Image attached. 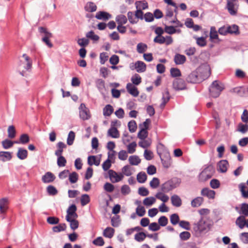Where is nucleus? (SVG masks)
Listing matches in <instances>:
<instances>
[{"label":"nucleus","mask_w":248,"mask_h":248,"mask_svg":"<svg viewBox=\"0 0 248 248\" xmlns=\"http://www.w3.org/2000/svg\"><path fill=\"white\" fill-rule=\"evenodd\" d=\"M211 75L210 68L208 65H202L192 71L186 78L187 82L197 84L202 82Z\"/></svg>","instance_id":"nucleus-1"},{"label":"nucleus","mask_w":248,"mask_h":248,"mask_svg":"<svg viewBox=\"0 0 248 248\" xmlns=\"http://www.w3.org/2000/svg\"><path fill=\"white\" fill-rule=\"evenodd\" d=\"M79 109L80 118L83 120H88L91 117L89 110L84 104H81Z\"/></svg>","instance_id":"nucleus-8"},{"label":"nucleus","mask_w":248,"mask_h":248,"mask_svg":"<svg viewBox=\"0 0 248 248\" xmlns=\"http://www.w3.org/2000/svg\"><path fill=\"white\" fill-rule=\"evenodd\" d=\"M147 45L142 43H139L137 46V50L138 53L141 54L147 49Z\"/></svg>","instance_id":"nucleus-40"},{"label":"nucleus","mask_w":248,"mask_h":248,"mask_svg":"<svg viewBox=\"0 0 248 248\" xmlns=\"http://www.w3.org/2000/svg\"><path fill=\"white\" fill-rule=\"evenodd\" d=\"M108 136L113 138H118L120 137V134L116 127H110L108 131Z\"/></svg>","instance_id":"nucleus-27"},{"label":"nucleus","mask_w":248,"mask_h":248,"mask_svg":"<svg viewBox=\"0 0 248 248\" xmlns=\"http://www.w3.org/2000/svg\"><path fill=\"white\" fill-rule=\"evenodd\" d=\"M111 17V15L109 13L104 12L100 11L96 13L95 18L97 19L107 21Z\"/></svg>","instance_id":"nucleus-14"},{"label":"nucleus","mask_w":248,"mask_h":248,"mask_svg":"<svg viewBox=\"0 0 248 248\" xmlns=\"http://www.w3.org/2000/svg\"><path fill=\"white\" fill-rule=\"evenodd\" d=\"M172 204L175 207H180L182 205V200L177 195H173L171 197Z\"/></svg>","instance_id":"nucleus-25"},{"label":"nucleus","mask_w":248,"mask_h":248,"mask_svg":"<svg viewBox=\"0 0 248 248\" xmlns=\"http://www.w3.org/2000/svg\"><path fill=\"white\" fill-rule=\"evenodd\" d=\"M170 99V95L169 92V91L166 89L165 91V93H163V96L162 98V102L160 104V108H164L166 103L169 101Z\"/></svg>","instance_id":"nucleus-28"},{"label":"nucleus","mask_w":248,"mask_h":248,"mask_svg":"<svg viewBox=\"0 0 248 248\" xmlns=\"http://www.w3.org/2000/svg\"><path fill=\"white\" fill-rule=\"evenodd\" d=\"M180 183V179L177 178L171 179L161 185V190L163 193H168L178 186Z\"/></svg>","instance_id":"nucleus-5"},{"label":"nucleus","mask_w":248,"mask_h":248,"mask_svg":"<svg viewBox=\"0 0 248 248\" xmlns=\"http://www.w3.org/2000/svg\"><path fill=\"white\" fill-rule=\"evenodd\" d=\"M96 86L104 98L106 97V89L105 81L102 79H98L95 81Z\"/></svg>","instance_id":"nucleus-11"},{"label":"nucleus","mask_w":248,"mask_h":248,"mask_svg":"<svg viewBox=\"0 0 248 248\" xmlns=\"http://www.w3.org/2000/svg\"><path fill=\"white\" fill-rule=\"evenodd\" d=\"M137 9L145 10L148 8V3L146 2L136 1L135 3Z\"/></svg>","instance_id":"nucleus-59"},{"label":"nucleus","mask_w":248,"mask_h":248,"mask_svg":"<svg viewBox=\"0 0 248 248\" xmlns=\"http://www.w3.org/2000/svg\"><path fill=\"white\" fill-rule=\"evenodd\" d=\"M194 38L196 40V43L198 45L200 46L203 47L206 45V41L205 38L203 37H194Z\"/></svg>","instance_id":"nucleus-58"},{"label":"nucleus","mask_w":248,"mask_h":248,"mask_svg":"<svg viewBox=\"0 0 248 248\" xmlns=\"http://www.w3.org/2000/svg\"><path fill=\"white\" fill-rule=\"evenodd\" d=\"M100 162V159H96V156L94 155H91L89 156L88 158V164L90 166H92L93 165H95L96 166L99 165Z\"/></svg>","instance_id":"nucleus-34"},{"label":"nucleus","mask_w":248,"mask_h":248,"mask_svg":"<svg viewBox=\"0 0 248 248\" xmlns=\"http://www.w3.org/2000/svg\"><path fill=\"white\" fill-rule=\"evenodd\" d=\"M140 161V158L137 155H131L129 157V163L132 165H138Z\"/></svg>","instance_id":"nucleus-35"},{"label":"nucleus","mask_w":248,"mask_h":248,"mask_svg":"<svg viewBox=\"0 0 248 248\" xmlns=\"http://www.w3.org/2000/svg\"><path fill=\"white\" fill-rule=\"evenodd\" d=\"M90 201V197L88 194H83L81 196L80 199L81 204L82 206H85Z\"/></svg>","instance_id":"nucleus-55"},{"label":"nucleus","mask_w":248,"mask_h":248,"mask_svg":"<svg viewBox=\"0 0 248 248\" xmlns=\"http://www.w3.org/2000/svg\"><path fill=\"white\" fill-rule=\"evenodd\" d=\"M86 37L88 38L91 39L94 41H97L99 39V36L94 34V32L93 31H91L88 32L86 34Z\"/></svg>","instance_id":"nucleus-43"},{"label":"nucleus","mask_w":248,"mask_h":248,"mask_svg":"<svg viewBox=\"0 0 248 248\" xmlns=\"http://www.w3.org/2000/svg\"><path fill=\"white\" fill-rule=\"evenodd\" d=\"M146 237V234L143 232H140L135 235L134 238L138 242L143 241Z\"/></svg>","instance_id":"nucleus-48"},{"label":"nucleus","mask_w":248,"mask_h":248,"mask_svg":"<svg viewBox=\"0 0 248 248\" xmlns=\"http://www.w3.org/2000/svg\"><path fill=\"white\" fill-rule=\"evenodd\" d=\"M212 226V222L209 218L202 217L198 222L193 224V229L196 235H201L209 232Z\"/></svg>","instance_id":"nucleus-2"},{"label":"nucleus","mask_w":248,"mask_h":248,"mask_svg":"<svg viewBox=\"0 0 248 248\" xmlns=\"http://www.w3.org/2000/svg\"><path fill=\"white\" fill-rule=\"evenodd\" d=\"M135 69L139 73L144 72L146 71V65L144 62L138 61L135 63Z\"/></svg>","instance_id":"nucleus-17"},{"label":"nucleus","mask_w":248,"mask_h":248,"mask_svg":"<svg viewBox=\"0 0 248 248\" xmlns=\"http://www.w3.org/2000/svg\"><path fill=\"white\" fill-rule=\"evenodd\" d=\"M8 137L11 139H13L16 136V130L13 125H10L8 128Z\"/></svg>","instance_id":"nucleus-62"},{"label":"nucleus","mask_w":248,"mask_h":248,"mask_svg":"<svg viewBox=\"0 0 248 248\" xmlns=\"http://www.w3.org/2000/svg\"><path fill=\"white\" fill-rule=\"evenodd\" d=\"M30 139L29 136L26 134H22L20 136L19 141H15L16 143L26 144L29 142Z\"/></svg>","instance_id":"nucleus-42"},{"label":"nucleus","mask_w":248,"mask_h":248,"mask_svg":"<svg viewBox=\"0 0 248 248\" xmlns=\"http://www.w3.org/2000/svg\"><path fill=\"white\" fill-rule=\"evenodd\" d=\"M46 191L48 195L54 196L57 194L58 190L53 186L49 185L46 187Z\"/></svg>","instance_id":"nucleus-53"},{"label":"nucleus","mask_w":248,"mask_h":248,"mask_svg":"<svg viewBox=\"0 0 248 248\" xmlns=\"http://www.w3.org/2000/svg\"><path fill=\"white\" fill-rule=\"evenodd\" d=\"M140 140L139 142V145L143 148H148L152 143V141L150 139H144V140Z\"/></svg>","instance_id":"nucleus-37"},{"label":"nucleus","mask_w":248,"mask_h":248,"mask_svg":"<svg viewBox=\"0 0 248 248\" xmlns=\"http://www.w3.org/2000/svg\"><path fill=\"white\" fill-rule=\"evenodd\" d=\"M173 88L177 91L183 90L186 89V84L184 79L176 78L173 82Z\"/></svg>","instance_id":"nucleus-10"},{"label":"nucleus","mask_w":248,"mask_h":248,"mask_svg":"<svg viewBox=\"0 0 248 248\" xmlns=\"http://www.w3.org/2000/svg\"><path fill=\"white\" fill-rule=\"evenodd\" d=\"M160 184V181L158 178L154 177L150 183V186L153 188H157Z\"/></svg>","instance_id":"nucleus-63"},{"label":"nucleus","mask_w":248,"mask_h":248,"mask_svg":"<svg viewBox=\"0 0 248 248\" xmlns=\"http://www.w3.org/2000/svg\"><path fill=\"white\" fill-rule=\"evenodd\" d=\"M17 157L21 159L24 160L28 156V151L27 150L22 148H19L16 154Z\"/></svg>","instance_id":"nucleus-23"},{"label":"nucleus","mask_w":248,"mask_h":248,"mask_svg":"<svg viewBox=\"0 0 248 248\" xmlns=\"http://www.w3.org/2000/svg\"><path fill=\"white\" fill-rule=\"evenodd\" d=\"M93 243L96 246L101 247L104 245L105 242L103 238L102 237L99 236L95 239L93 241Z\"/></svg>","instance_id":"nucleus-61"},{"label":"nucleus","mask_w":248,"mask_h":248,"mask_svg":"<svg viewBox=\"0 0 248 248\" xmlns=\"http://www.w3.org/2000/svg\"><path fill=\"white\" fill-rule=\"evenodd\" d=\"M186 61V57L183 55L176 54L174 57V61L176 64H182Z\"/></svg>","instance_id":"nucleus-24"},{"label":"nucleus","mask_w":248,"mask_h":248,"mask_svg":"<svg viewBox=\"0 0 248 248\" xmlns=\"http://www.w3.org/2000/svg\"><path fill=\"white\" fill-rule=\"evenodd\" d=\"M230 92L232 93H235L239 96H243L245 93V90L242 87H236L231 89Z\"/></svg>","instance_id":"nucleus-22"},{"label":"nucleus","mask_w":248,"mask_h":248,"mask_svg":"<svg viewBox=\"0 0 248 248\" xmlns=\"http://www.w3.org/2000/svg\"><path fill=\"white\" fill-rule=\"evenodd\" d=\"M128 127L130 132L133 133L137 128V124L134 120H131L128 123Z\"/></svg>","instance_id":"nucleus-51"},{"label":"nucleus","mask_w":248,"mask_h":248,"mask_svg":"<svg viewBox=\"0 0 248 248\" xmlns=\"http://www.w3.org/2000/svg\"><path fill=\"white\" fill-rule=\"evenodd\" d=\"M57 165L59 167H64L65 166L66 163V160L65 157L62 155L60 156H57Z\"/></svg>","instance_id":"nucleus-56"},{"label":"nucleus","mask_w":248,"mask_h":248,"mask_svg":"<svg viewBox=\"0 0 248 248\" xmlns=\"http://www.w3.org/2000/svg\"><path fill=\"white\" fill-rule=\"evenodd\" d=\"M137 179L139 183H143L147 180V175L144 172H140L137 175Z\"/></svg>","instance_id":"nucleus-41"},{"label":"nucleus","mask_w":248,"mask_h":248,"mask_svg":"<svg viewBox=\"0 0 248 248\" xmlns=\"http://www.w3.org/2000/svg\"><path fill=\"white\" fill-rule=\"evenodd\" d=\"M224 87L222 83L217 80L214 81L209 87L210 95L214 98L218 97Z\"/></svg>","instance_id":"nucleus-4"},{"label":"nucleus","mask_w":248,"mask_h":248,"mask_svg":"<svg viewBox=\"0 0 248 248\" xmlns=\"http://www.w3.org/2000/svg\"><path fill=\"white\" fill-rule=\"evenodd\" d=\"M86 11L89 12H93L96 11L97 6L93 2H89L85 7Z\"/></svg>","instance_id":"nucleus-36"},{"label":"nucleus","mask_w":248,"mask_h":248,"mask_svg":"<svg viewBox=\"0 0 248 248\" xmlns=\"http://www.w3.org/2000/svg\"><path fill=\"white\" fill-rule=\"evenodd\" d=\"M77 210V208L75 204L71 205L68 207V208L67 210V215L66 216V217H68L70 218H77L78 215L76 213Z\"/></svg>","instance_id":"nucleus-12"},{"label":"nucleus","mask_w":248,"mask_h":248,"mask_svg":"<svg viewBox=\"0 0 248 248\" xmlns=\"http://www.w3.org/2000/svg\"><path fill=\"white\" fill-rule=\"evenodd\" d=\"M75 219L73 218H70L68 217H66V220L70 222V228L73 230H75L78 227V222Z\"/></svg>","instance_id":"nucleus-30"},{"label":"nucleus","mask_w":248,"mask_h":248,"mask_svg":"<svg viewBox=\"0 0 248 248\" xmlns=\"http://www.w3.org/2000/svg\"><path fill=\"white\" fill-rule=\"evenodd\" d=\"M228 30L229 33L230 34H238L239 33V27L236 25L228 26Z\"/></svg>","instance_id":"nucleus-47"},{"label":"nucleus","mask_w":248,"mask_h":248,"mask_svg":"<svg viewBox=\"0 0 248 248\" xmlns=\"http://www.w3.org/2000/svg\"><path fill=\"white\" fill-rule=\"evenodd\" d=\"M8 201L7 198H2L0 200V213L4 214L8 209Z\"/></svg>","instance_id":"nucleus-18"},{"label":"nucleus","mask_w":248,"mask_h":248,"mask_svg":"<svg viewBox=\"0 0 248 248\" xmlns=\"http://www.w3.org/2000/svg\"><path fill=\"white\" fill-rule=\"evenodd\" d=\"M115 230L114 229L111 227L106 228L103 232V235L108 238H112L114 234Z\"/></svg>","instance_id":"nucleus-32"},{"label":"nucleus","mask_w":248,"mask_h":248,"mask_svg":"<svg viewBox=\"0 0 248 248\" xmlns=\"http://www.w3.org/2000/svg\"><path fill=\"white\" fill-rule=\"evenodd\" d=\"M126 88L128 92L133 96L137 97L139 95V92L138 89L133 86L132 84L130 83H127Z\"/></svg>","instance_id":"nucleus-16"},{"label":"nucleus","mask_w":248,"mask_h":248,"mask_svg":"<svg viewBox=\"0 0 248 248\" xmlns=\"http://www.w3.org/2000/svg\"><path fill=\"white\" fill-rule=\"evenodd\" d=\"M57 147L58 149L55 151V155L56 156H60L62 155L63 149L66 148V145L64 143L60 141L57 143Z\"/></svg>","instance_id":"nucleus-26"},{"label":"nucleus","mask_w":248,"mask_h":248,"mask_svg":"<svg viewBox=\"0 0 248 248\" xmlns=\"http://www.w3.org/2000/svg\"><path fill=\"white\" fill-rule=\"evenodd\" d=\"M215 169L213 166L209 165L205 168L200 174L199 178L201 181H205L211 178L215 173Z\"/></svg>","instance_id":"nucleus-6"},{"label":"nucleus","mask_w":248,"mask_h":248,"mask_svg":"<svg viewBox=\"0 0 248 248\" xmlns=\"http://www.w3.org/2000/svg\"><path fill=\"white\" fill-rule=\"evenodd\" d=\"M155 202V199L153 197L146 198L143 202L144 205L146 206H151Z\"/></svg>","instance_id":"nucleus-52"},{"label":"nucleus","mask_w":248,"mask_h":248,"mask_svg":"<svg viewBox=\"0 0 248 248\" xmlns=\"http://www.w3.org/2000/svg\"><path fill=\"white\" fill-rule=\"evenodd\" d=\"M239 214L242 215L241 216L248 217V203H243L241 204L240 209L238 211Z\"/></svg>","instance_id":"nucleus-29"},{"label":"nucleus","mask_w":248,"mask_h":248,"mask_svg":"<svg viewBox=\"0 0 248 248\" xmlns=\"http://www.w3.org/2000/svg\"><path fill=\"white\" fill-rule=\"evenodd\" d=\"M203 198L201 197H198L194 199L191 202V206L193 207H198L202 205L203 202Z\"/></svg>","instance_id":"nucleus-31"},{"label":"nucleus","mask_w":248,"mask_h":248,"mask_svg":"<svg viewBox=\"0 0 248 248\" xmlns=\"http://www.w3.org/2000/svg\"><path fill=\"white\" fill-rule=\"evenodd\" d=\"M227 8L229 13L232 16L237 14L238 5L237 0H227Z\"/></svg>","instance_id":"nucleus-7"},{"label":"nucleus","mask_w":248,"mask_h":248,"mask_svg":"<svg viewBox=\"0 0 248 248\" xmlns=\"http://www.w3.org/2000/svg\"><path fill=\"white\" fill-rule=\"evenodd\" d=\"M114 109L111 105H107L103 109V115L105 116H109L113 113Z\"/></svg>","instance_id":"nucleus-33"},{"label":"nucleus","mask_w":248,"mask_h":248,"mask_svg":"<svg viewBox=\"0 0 248 248\" xmlns=\"http://www.w3.org/2000/svg\"><path fill=\"white\" fill-rule=\"evenodd\" d=\"M12 158V153L9 152H0V160L6 162L10 160Z\"/></svg>","instance_id":"nucleus-20"},{"label":"nucleus","mask_w":248,"mask_h":248,"mask_svg":"<svg viewBox=\"0 0 248 248\" xmlns=\"http://www.w3.org/2000/svg\"><path fill=\"white\" fill-rule=\"evenodd\" d=\"M218 170L222 173L226 172L227 170L228 162L226 160H222L218 163Z\"/></svg>","instance_id":"nucleus-19"},{"label":"nucleus","mask_w":248,"mask_h":248,"mask_svg":"<svg viewBox=\"0 0 248 248\" xmlns=\"http://www.w3.org/2000/svg\"><path fill=\"white\" fill-rule=\"evenodd\" d=\"M52 37L51 33H47L46 35H45L42 38V41L44 42L49 47L51 48L53 46V44L50 42L49 38Z\"/></svg>","instance_id":"nucleus-38"},{"label":"nucleus","mask_w":248,"mask_h":248,"mask_svg":"<svg viewBox=\"0 0 248 248\" xmlns=\"http://www.w3.org/2000/svg\"><path fill=\"white\" fill-rule=\"evenodd\" d=\"M201 195L209 199H213L215 198V192L208 188H204L201 191Z\"/></svg>","instance_id":"nucleus-15"},{"label":"nucleus","mask_w":248,"mask_h":248,"mask_svg":"<svg viewBox=\"0 0 248 248\" xmlns=\"http://www.w3.org/2000/svg\"><path fill=\"white\" fill-rule=\"evenodd\" d=\"M108 174L110 181L113 183H117L121 181L124 177V176L122 173L118 174L116 171L112 170H108Z\"/></svg>","instance_id":"nucleus-9"},{"label":"nucleus","mask_w":248,"mask_h":248,"mask_svg":"<svg viewBox=\"0 0 248 248\" xmlns=\"http://www.w3.org/2000/svg\"><path fill=\"white\" fill-rule=\"evenodd\" d=\"M14 143H15V141H12L8 139H6L1 142L2 145L5 149L12 147Z\"/></svg>","instance_id":"nucleus-46"},{"label":"nucleus","mask_w":248,"mask_h":248,"mask_svg":"<svg viewBox=\"0 0 248 248\" xmlns=\"http://www.w3.org/2000/svg\"><path fill=\"white\" fill-rule=\"evenodd\" d=\"M78 178V173L76 172H73L70 173L69 175V181L72 183L74 184L76 183Z\"/></svg>","instance_id":"nucleus-57"},{"label":"nucleus","mask_w":248,"mask_h":248,"mask_svg":"<svg viewBox=\"0 0 248 248\" xmlns=\"http://www.w3.org/2000/svg\"><path fill=\"white\" fill-rule=\"evenodd\" d=\"M170 221L172 225H176L177 223H179V217L177 214H173L170 217Z\"/></svg>","instance_id":"nucleus-60"},{"label":"nucleus","mask_w":248,"mask_h":248,"mask_svg":"<svg viewBox=\"0 0 248 248\" xmlns=\"http://www.w3.org/2000/svg\"><path fill=\"white\" fill-rule=\"evenodd\" d=\"M55 176L51 172H47L42 177V181L44 183H50L55 179Z\"/></svg>","instance_id":"nucleus-13"},{"label":"nucleus","mask_w":248,"mask_h":248,"mask_svg":"<svg viewBox=\"0 0 248 248\" xmlns=\"http://www.w3.org/2000/svg\"><path fill=\"white\" fill-rule=\"evenodd\" d=\"M246 217H245V216H239L238 217L235 221V224L236 225L238 226V227L242 229L244 228L245 226H246Z\"/></svg>","instance_id":"nucleus-21"},{"label":"nucleus","mask_w":248,"mask_h":248,"mask_svg":"<svg viewBox=\"0 0 248 248\" xmlns=\"http://www.w3.org/2000/svg\"><path fill=\"white\" fill-rule=\"evenodd\" d=\"M75 138V133L72 131H70L67 139V144L68 145H72L73 144Z\"/></svg>","instance_id":"nucleus-49"},{"label":"nucleus","mask_w":248,"mask_h":248,"mask_svg":"<svg viewBox=\"0 0 248 248\" xmlns=\"http://www.w3.org/2000/svg\"><path fill=\"white\" fill-rule=\"evenodd\" d=\"M157 153L160 157L163 167L166 168L170 167L171 164L170 153L162 143H159L157 146Z\"/></svg>","instance_id":"nucleus-3"},{"label":"nucleus","mask_w":248,"mask_h":248,"mask_svg":"<svg viewBox=\"0 0 248 248\" xmlns=\"http://www.w3.org/2000/svg\"><path fill=\"white\" fill-rule=\"evenodd\" d=\"M170 75L172 77H180L181 75L180 70L177 68H171L170 70Z\"/></svg>","instance_id":"nucleus-64"},{"label":"nucleus","mask_w":248,"mask_h":248,"mask_svg":"<svg viewBox=\"0 0 248 248\" xmlns=\"http://www.w3.org/2000/svg\"><path fill=\"white\" fill-rule=\"evenodd\" d=\"M155 197L164 202H167L169 199V196L163 192H157L155 195Z\"/></svg>","instance_id":"nucleus-44"},{"label":"nucleus","mask_w":248,"mask_h":248,"mask_svg":"<svg viewBox=\"0 0 248 248\" xmlns=\"http://www.w3.org/2000/svg\"><path fill=\"white\" fill-rule=\"evenodd\" d=\"M116 21L119 25H123L127 22V19L125 16L120 15L116 16Z\"/></svg>","instance_id":"nucleus-39"},{"label":"nucleus","mask_w":248,"mask_h":248,"mask_svg":"<svg viewBox=\"0 0 248 248\" xmlns=\"http://www.w3.org/2000/svg\"><path fill=\"white\" fill-rule=\"evenodd\" d=\"M210 38L211 40L217 39L218 38L217 32L216 31V29L215 27H211L210 31Z\"/></svg>","instance_id":"nucleus-54"},{"label":"nucleus","mask_w":248,"mask_h":248,"mask_svg":"<svg viewBox=\"0 0 248 248\" xmlns=\"http://www.w3.org/2000/svg\"><path fill=\"white\" fill-rule=\"evenodd\" d=\"M131 80L133 84L138 85L141 82V78L139 74H135L132 77Z\"/></svg>","instance_id":"nucleus-45"},{"label":"nucleus","mask_w":248,"mask_h":248,"mask_svg":"<svg viewBox=\"0 0 248 248\" xmlns=\"http://www.w3.org/2000/svg\"><path fill=\"white\" fill-rule=\"evenodd\" d=\"M66 229V225L65 223L60 224L58 226H54L52 228V230L54 232H58L65 230Z\"/></svg>","instance_id":"nucleus-50"}]
</instances>
